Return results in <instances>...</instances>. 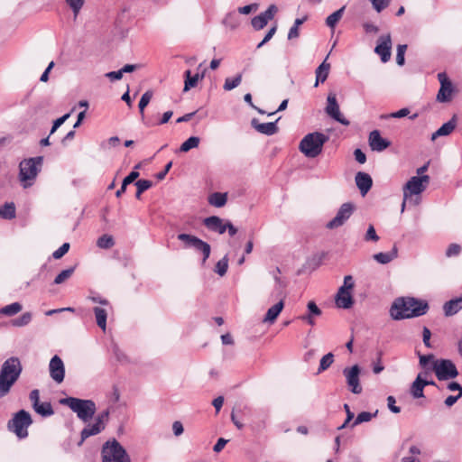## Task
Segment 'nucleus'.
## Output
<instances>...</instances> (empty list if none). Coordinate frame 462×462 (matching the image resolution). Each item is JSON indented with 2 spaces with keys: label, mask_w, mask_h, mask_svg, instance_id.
I'll use <instances>...</instances> for the list:
<instances>
[{
  "label": "nucleus",
  "mask_w": 462,
  "mask_h": 462,
  "mask_svg": "<svg viewBox=\"0 0 462 462\" xmlns=\"http://www.w3.org/2000/svg\"><path fill=\"white\" fill-rule=\"evenodd\" d=\"M97 245L100 248L108 249L114 245L113 237L108 235H103L97 239Z\"/></svg>",
  "instance_id": "obj_44"
},
{
  "label": "nucleus",
  "mask_w": 462,
  "mask_h": 462,
  "mask_svg": "<svg viewBox=\"0 0 462 462\" xmlns=\"http://www.w3.org/2000/svg\"><path fill=\"white\" fill-rule=\"evenodd\" d=\"M392 39L390 34L382 35L377 41L374 51L381 57L383 62H387L391 58Z\"/></svg>",
  "instance_id": "obj_16"
},
{
  "label": "nucleus",
  "mask_w": 462,
  "mask_h": 462,
  "mask_svg": "<svg viewBox=\"0 0 462 462\" xmlns=\"http://www.w3.org/2000/svg\"><path fill=\"white\" fill-rule=\"evenodd\" d=\"M430 183V176H413L403 186L402 191L405 200L409 203L418 205L420 195L427 189Z\"/></svg>",
  "instance_id": "obj_6"
},
{
  "label": "nucleus",
  "mask_w": 462,
  "mask_h": 462,
  "mask_svg": "<svg viewBox=\"0 0 462 462\" xmlns=\"http://www.w3.org/2000/svg\"><path fill=\"white\" fill-rule=\"evenodd\" d=\"M172 431L176 437L180 436L184 431L182 423L179 420L174 421L172 423Z\"/></svg>",
  "instance_id": "obj_62"
},
{
  "label": "nucleus",
  "mask_w": 462,
  "mask_h": 462,
  "mask_svg": "<svg viewBox=\"0 0 462 462\" xmlns=\"http://www.w3.org/2000/svg\"><path fill=\"white\" fill-rule=\"evenodd\" d=\"M456 117L453 116L448 122L443 124L435 133L431 135V140L434 141L439 136H447L450 134L456 128Z\"/></svg>",
  "instance_id": "obj_21"
},
{
  "label": "nucleus",
  "mask_w": 462,
  "mask_h": 462,
  "mask_svg": "<svg viewBox=\"0 0 462 462\" xmlns=\"http://www.w3.org/2000/svg\"><path fill=\"white\" fill-rule=\"evenodd\" d=\"M0 217L5 219H13L15 217V206L14 203H5L0 208Z\"/></svg>",
  "instance_id": "obj_33"
},
{
  "label": "nucleus",
  "mask_w": 462,
  "mask_h": 462,
  "mask_svg": "<svg viewBox=\"0 0 462 462\" xmlns=\"http://www.w3.org/2000/svg\"><path fill=\"white\" fill-rule=\"evenodd\" d=\"M360 367L355 365L351 367H346L343 370V374L346 378L347 387L354 394H360L363 388L360 383Z\"/></svg>",
  "instance_id": "obj_12"
},
{
  "label": "nucleus",
  "mask_w": 462,
  "mask_h": 462,
  "mask_svg": "<svg viewBox=\"0 0 462 462\" xmlns=\"http://www.w3.org/2000/svg\"><path fill=\"white\" fill-rule=\"evenodd\" d=\"M200 139L197 136H190L180 147V151L187 152L190 149L197 148L199 144Z\"/></svg>",
  "instance_id": "obj_36"
},
{
  "label": "nucleus",
  "mask_w": 462,
  "mask_h": 462,
  "mask_svg": "<svg viewBox=\"0 0 462 462\" xmlns=\"http://www.w3.org/2000/svg\"><path fill=\"white\" fill-rule=\"evenodd\" d=\"M178 239L184 243L185 247H192L203 254V263L210 255V245L199 237L189 234H179Z\"/></svg>",
  "instance_id": "obj_11"
},
{
  "label": "nucleus",
  "mask_w": 462,
  "mask_h": 462,
  "mask_svg": "<svg viewBox=\"0 0 462 462\" xmlns=\"http://www.w3.org/2000/svg\"><path fill=\"white\" fill-rule=\"evenodd\" d=\"M428 308L426 302L413 298H399L393 301L390 309V315L395 320L420 317L426 313Z\"/></svg>",
  "instance_id": "obj_1"
},
{
  "label": "nucleus",
  "mask_w": 462,
  "mask_h": 462,
  "mask_svg": "<svg viewBox=\"0 0 462 462\" xmlns=\"http://www.w3.org/2000/svg\"><path fill=\"white\" fill-rule=\"evenodd\" d=\"M241 81H242L241 74H238L234 78H227L225 80L223 88L225 90L230 91V90L236 88V87H238L240 85Z\"/></svg>",
  "instance_id": "obj_39"
},
{
  "label": "nucleus",
  "mask_w": 462,
  "mask_h": 462,
  "mask_svg": "<svg viewBox=\"0 0 462 462\" xmlns=\"http://www.w3.org/2000/svg\"><path fill=\"white\" fill-rule=\"evenodd\" d=\"M330 64L324 60L316 69V82L315 87H318L319 83H323L328 76Z\"/></svg>",
  "instance_id": "obj_27"
},
{
  "label": "nucleus",
  "mask_w": 462,
  "mask_h": 462,
  "mask_svg": "<svg viewBox=\"0 0 462 462\" xmlns=\"http://www.w3.org/2000/svg\"><path fill=\"white\" fill-rule=\"evenodd\" d=\"M374 8L379 13L388 6L391 0H371Z\"/></svg>",
  "instance_id": "obj_56"
},
{
  "label": "nucleus",
  "mask_w": 462,
  "mask_h": 462,
  "mask_svg": "<svg viewBox=\"0 0 462 462\" xmlns=\"http://www.w3.org/2000/svg\"><path fill=\"white\" fill-rule=\"evenodd\" d=\"M283 307L284 304L282 300H280L278 303L274 304L267 310V313L263 321L265 323L273 324L276 320L279 314L282 312Z\"/></svg>",
  "instance_id": "obj_24"
},
{
  "label": "nucleus",
  "mask_w": 462,
  "mask_h": 462,
  "mask_svg": "<svg viewBox=\"0 0 462 462\" xmlns=\"http://www.w3.org/2000/svg\"><path fill=\"white\" fill-rule=\"evenodd\" d=\"M202 78H203V75L199 76V74H195L192 76L190 70H186L183 91L187 92L190 88H195L198 85L199 80Z\"/></svg>",
  "instance_id": "obj_30"
},
{
  "label": "nucleus",
  "mask_w": 462,
  "mask_h": 462,
  "mask_svg": "<svg viewBox=\"0 0 462 462\" xmlns=\"http://www.w3.org/2000/svg\"><path fill=\"white\" fill-rule=\"evenodd\" d=\"M356 184L362 195H365L373 185V180L368 173L359 171L356 175Z\"/></svg>",
  "instance_id": "obj_20"
},
{
  "label": "nucleus",
  "mask_w": 462,
  "mask_h": 462,
  "mask_svg": "<svg viewBox=\"0 0 462 462\" xmlns=\"http://www.w3.org/2000/svg\"><path fill=\"white\" fill-rule=\"evenodd\" d=\"M102 462H131L125 448L116 440H107L101 449Z\"/></svg>",
  "instance_id": "obj_7"
},
{
  "label": "nucleus",
  "mask_w": 462,
  "mask_h": 462,
  "mask_svg": "<svg viewBox=\"0 0 462 462\" xmlns=\"http://www.w3.org/2000/svg\"><path fill=\"white\" fill-rule=\"evenodd\" d=\"M398 257V248L394 245L390 252L386 253H377L373 255V258L381 264H387L391 263L393 260Z\"/></svg>",
  "instance_id": "obj_23"
},
{
  "label": "nucleus",
  "mask_w": 462,
  "mask_h": 462,
  "mask_svg": "<svg viewBox=\"0 0 462 462\" xmlns=\"http://www.w3.org/2000/svg\"><path fill=\"white\" fill-rule=\"evenodd\" d=\"M108 419H109V410H106L100 413L97 414V416L96 417V420L95 421L97 423H98V425H100L102 428H106V425L108 421Z\"/></svg>",
  "instance_id": "obj_50"
},
{
  "label": "nucleus",
  "mask_w": 462,
  "mask_h": 462,
  "mask_svg": "<svg viewBox=\"0 0 462 462\" xmlns=\"http://www.w3.org/2000/svg\"><path fill=\"white\" fill-rule=\"evenodd\" d=\"M97 325L105 332L106 329L107 311L106 309L95 307L93 309Z\"/></svg>",
  "instance_id": "obj_28"
},
{
  "label": "nucleus",
  "mask_w": 462,
  "mask_h": 462,
  "mask_svg": "<svg viewBox=\"0 0 462 462\" xmlns=\"http://www.w3.org/2000/svg\"><path fill=\"white\" fill-rule=\"evenodd\" d=\"M345 6L341 7L340 9L337 10L336 12L332 13L330 15H328L326 19V24L331 29H334L337 23L340 21L344 14Z\"/></svg>",
  "instance_id": "obj_34"
},
{
  "label": "nucleus",
  "mask_w": 462,
  "mask_h": 462,
  "mask_svg": "<svg viewBox=\"0 0 462 462\" xmlns=\"http://www.w3.org/2000/svg\"><path fill=\"white\" fill-rule=\"evenodd\" d=\"M227 201L226 193L214 192L208 197V203L216 208H222Z\"/></svg>",
  "instance_id": "obj_29"
},
{
  "label": "nucleus",
  "mask_w": 462,
  "mask_h": 462,
  "mask_svg": "<svg viewBox=\"0 0 462 462\" xmlns=\"http://www.w3.org/2000/svg\"><path fill=\"white\" fill-rule=\"evenodd\" d=\"M152 96H153V92L152 90H147L141 97V99H140L139 104H138V107H139L140 114H141L142 117H143V116H144V108L150 103Z\"/></svg>",
  "instance_id": "obj_37"
},
{
  "label": "nucleus",
  "mask_w": 462,
  "mask_h": 462,
  "mask_svg": "<svg viewBox=\"0 0 462 462\" xmlns=\"http://www.w3.org/2000/svg\"><path fill=\"white\" fill-rule=\"evenodd\" d=\"M68 5L71 8L74 17L76 18L84 5L85 0H65Z\"/></svg>",
  "instance_id": "obj_46"
},
{
  "label": "nucleus",
  "mask_w": 462,
  "mask_h": 462,
  "mask_svg": "<svg viewBox=\"0 0 462 462\" xmlns=\"http://www.w3.org/2000/svg\"><path fill=\"white\" fill-rule=\"evenodd\" d=\"M334 362V355L332 353H328L325 355L319 363V373H321L327 370Z\"/></svg>",
  "instance_id": "obj_42"
},
{
  "label": "nucleus",
  "mask_w": 462,
  "mask_h": 462,
  "mask_svg": "<svg viewBox=\"0 0 462 462\" xmlns=\"http://www.w3.org/2000/svg\"><path fill=\"white\" fill-rule=\"evenodd\" d=\"M378 413V411H375L374 413H371V412H368V411H362L360 412L355 421L353 422L352 424V427H355L358 424H361L363 422H367V421H370L374 417H375Z\"/></svg>",
  "instance_id": "obj_40"
},
{
  "label": "nucleus",
  "mask_w": 462,
  "mask_h": 462,
  "mask_svg": "<svg viewBox=\"0 0 462 462\" xmlns=\"http://www.w3.org/2000/svg\"><path fill=\"white\" fill-rule=\"evenodd\" d=\"M32 423L31 414L21 410L16 412L13 419L8 421V429L10 431L15 433L19 439H24L28 436V427Z\"/></svg>",
  "instance_id": "obj_8"
},
{
  "label": "nucleus",
  "mask_w": 462,
  "mask_h": 462,
  "mask_svg": "<svg viewBox=\"0 0 462 462\" xmlns=\"http://www.w3.org/2000/svg\"><path fill=\"white\" fill-rule=\"evenodd\" d=\"M69 249V244L64 243L60 247L55 250L52 254L54 259H60Z\"/></svg>",
  "instance_id": "obj_53"
},
{
  "label": "nucleus",
  "mask_w": 462,
  "mask_h": 462,
  "mask_svg": "<svg viewBox=\"0 0 462 462\" xmlns=\"http://www.w3.org/2000/svg\"><path fill=\"white\" fill-rule=\"evenodd\" d=\"M135 186L139 189V193H143L152 186V182L148 180H139L135 182Z\"/></svg>",
  "instance_id": "obj_54"
},
{
  "label": "nucleus",
  "mask_w": 462,
  "mask_h": 462,
  "mask_svg": "<svg viewBox=\"0 0 462 462\" xmlns=\"http://www.w3.org/2000/svg\"><path fill=\"white\" fill-rule=\"evenodd\" d=\"M205 226L213 232L222 235L226 232V222L217 216L206 217L203 221Z\"/></svg>",
  "instance_id": "obj_18"
},
{
  "label": "nucleus",
  "mask_w": 462,
  "mask_h": 462,
  "mask_svg": "<svg viewBox=\"0 0 462 462\" xmlns=\"http://www.w3.org/2000/svg\"><path fill=\"white\" fill-rule=\"evenodd\" d=\"M23 310L20 302H14L0 309V314L6 317H13Z\"/></svg>",
  "instance_id": "obj_31"
},
{
  "label": "nucleus",
  "mask_w": 462,
  "mask_h": 462,
  "mask_svg": "<svg viewBox=\"0 0 462 462\" xmlns=\"http://www.w3.org/2000/svg\"><path fill=\"white\" fill-rule=\"evenodd\" d=\"M432 369L440 381L453 379L458 375L455 364L449 359H438L433 361Z\"/></svg>",
  "instance_id": "obj_10"
},
{
  "label": "nucleus",
  "mask_w": 462,
  "mask_h": 462,
  "mask_svg": "<svg viewBox=\"0 0 462 462\" xmlns=\"http://www.w3.org/2000/svg\"><path fill=\"white\" fill-rule=\"evenodd\" d=\"M30 401L32 402V408L35 407L36 405H38V403L40 402L39 390L35 389L30 393Z\"/></svg>",
  "instance_id": "obj_64"
},
{
  "label": "nucleus",
  "mask_w": 462,
  "mask_h": 462,
  "mask_svg": "<svg viewBox=\"0 0 462 462\" xmlns=\"http://www.w3.org/2000/svg\"><path fill=\"white\" fill-rule=\"evenodd\" d=\"M280 118H278L275 122L269 123H259L257 119H253L252 125L257 132L261 134L273 135L278 132L277 121Z\"/></svg>",
  "instance_id": "obj_19"
},
{
  "label": "nucleus",
  "mask_w": 462,
  "mask_h": 462,
  "mask_svg": "<svg viewBox=\"0 0 462 462\" xmlns=\"http://www.w3.org/2000/svg\"><path fill=\"white\" fill-rule=\"evenodd\" d=\"M354 286L355 282L353 277L351 275L345 276L343 285L339 287L335 299L338 308L346 310L353 306L354 300L352 291Z\"/></svg>",
  "instance_id": "obj_9"
},
{
  "label": "nucleus",
  "mask_w": 462,
  "mask_h": 462,
  "mask_svg": "<svg viewBox=\"0 0 462 462\" xmlns=\"http://www.w3.org/2000/svg\"><path fill=\"white\" fill-rule=\"evenodd\" d=\"M60 403L68 406L84 422L90 420L96 413V403L92 400L67 397L60 400Z\"/></svg>",
  "instance_id": "obj_3"
},
{
  "label": "nucleus",
  "mask_w": 462,
  "mask_h": 462,
  "mask_svg": "<svg viewBox=\"0 0 462 462\" xmlns=\"http://www.w3.org/2000/svg\"><path fill=\"white\" fill-rule=\"evenodd\" d=\"M75 267H70L69 269L61 271L54 279L55 284H60L67 281L73 274Z\"/></svg>",
  "instance_id": "obj_41"
},
{
  "label": "nucleus",
  "mask_w": 462,
  "mask_h": 462,
  "mask_svg": "<svg viewBox=\"0 0 462 462\" xmlns=\"http://www.w3.org/2000/svg\"><path fill=\"white\" fill-rule=\"evenodd\" d=\"M88 300H90L94 303H98L100 305L108 306L109 302L106 299L99 296L98 294H90L88 297Z\"/></svg>",
  "instance_id": "obj_59"
},
{
  "label": "nucleus",
  "mask_w": 462,
  "mask_h": 462,
  "mask_svg": "<svg viewBox=\"0 0 462 462\" xmlns=\"http://www.w3.org/2000/svg\"><path fill=\"white\" fill-rule=\"evenodd\" d=\"M49 373L51 378L58 384L64 381L65 365L62 359L55 355L51 357L49 364Z\"/></svg>",
  "instance_id": "obj_15"
},
{
  "label": "nucleus",
  "mask_w": 462,
  "mask_h": 462,
  "mask_svg": "<svg viewBox=\"0 0 462 462\" xmlns=\"http://www.w3.org/2000/svg\"><path fill=\"white\" fill-rule=\"evenodd\" d=\"M407 50L406 44H400L397 46L396 62L398 65L402 66L404 64V54Z\"/></svg>",
  "instance_id": "obj_49"
},
{
  "label": "nucleus",
  "mask_w": 462,
  "mask_h": 462,
  "mask_svg": "<svg viewBox=\"0 0 462 462\" xmlns=\"http://www.w3.org/2000/svg\"><path fill=\"white\" fill-rule=\"evenodd\" d=\"M223 23L233 30L237 28L239 25L237 17L234 13L227 14L223 20Z\"/></svg>",
  "instance_id": "obj_45"
},
{
  "label": "nucleus",
  "mask_w": 462,
  "mask_h": 462,
  "mask_svg": "<svg viewBox=\"0 0 462 462\" xmlns=\"http://www.w3.org/2000/svg\"><path fill=\"white\" fill-rule=\"evenodd\" d=\"M228 268V259L227 256H224L221 260H219L216 266H215V272L220 275L224 276L226 273Z\"/></svg>",
  "instance_id": "obj_43"
},
{
  "label": "nucleus",
  "mask_w": 462,
  "mask_h": 462,
  "mask_svg": "<svg viewBox=\"0 0 462 462\" xmlns=\"http://www.w3.org/2000/svg\"><path fill=\"white\" fill-rule=\"evenodd\" d=\"M33 410L43 417L51 416L54 413V411L50 402H39L38 405L33 407Z\"/></svg>",
  "instance_id": "obj_35"
},
{
  "label": "nucleus",
  "mask_w": 462,
  "mask_h": 462,
  "mask_svg": "<svg viewBox=\"0 0 462 462\" xmlns=\"http://www.w3.org/2000/svg\"><path fill=\"white\" fill-rule=\"evenodd\" d=\"M395 398L392 395L387 397V406L388 409L393 413H399L401 411V408L395 405Z\"/></svg>",
  "instance_id": "obj_58"
},
{
  "label": "nucleus",
  "mask_w": 462,
  "mask_h": 462,
  "mask_svg": "<svg viewBox=\"0 0 462 462\" xmlns=\"http://www.w3.org/2000/svg\"><path fill=\"white\" fill-rule=\"evenodd\" d=\"M368 142L371 150L375 152H383L391 145L390 141L383 138L378 130L369 134Z\"/></svg>",
  "instance_id": "obj_17"
},
{
  "label": "nucleus",
  "mask_w": 462,
  "mask_h": 462,
  "mask_svg": "<svg viewBox=\"0 0 462 462\" xmlns=\"http://www.w3.org/2000/svg\"><path fill=\"white\" fill-rule=\"evenodd\" d=\"M120 143V139L117 136H112L106 141L101 143L100 147L103 150H110L111 148L116 147Z\"/></svg>",
  "instance_id": "obj_48"
},
{
  "label": "nucleus",
  "mask_w": 462,
  "mask_h": 462,
  "mask_svg": "<svg viewBox=\"0 0 462 462\" xmlns=\"http://www.w3.org/2000/svg\"><path fill=\"white\" fill-rule=\"evenodd\" d=\"M453 88L452 83L448 85L440 86L439 93L437 95V100L439 102H448L451 99Z\"/></svg>",
  "instance_id": "obj_32"
},
{
  "label": "nucleus",
  "mask_w": 462,
  "mask_h": 462,
  "mask_svg": "<svg viewBox=\"0 0 462 462\" xmlns=\"http://www.w3.org/2000/svg\"><path fill=\"white\" fill-rule=\"evenodd\" d=\"M104 430L105 429L98 425V423H97L96 421L94 424H88L81 430V440L79 442V445L82 444L85 441V439H87L90 436L97 435Z\"/></svg>",
  "instance_id": "obj_26"
},
{
  "label": "nucleus",
  "mask_w": 462,
  "mask_h": 462,
  "mask_svg": "<svg viewBox=\"0 0 462 462\" xmlns=\"http://www.w3.org/2000/svg\"><path fill=\"white\" fill-rule=\"evenodd\" d=\"M69 117V114H66L62 116L61 117L56 119L53 122V125L51 130V134L56 132V130Z\"/></svg>",
  "instance_id": "obj_60"
},
{
  "label": "nucleus",
  "mask_w": 462,
  "mask_h": 462,
  "mask_svg": "<svg viewBox=\"0 0 462 462\" xmlns=\"http://www.w3.org/2000/svg\"><path fill=\"white\" fill-rule=\"evenodd\" d=\"M43 162V157L38 156L29 158L20 162L19 179L23 188H28L32 185L33 180L41 171Z\"/></svg>",
  "instance_id": "obj_5"
},
{
  "label": "nucleus",
  "mask_w": 462,
  "mask_h": 462,
  "mask_svg": "<svg viewBox=\"0 0 462 462\" xmlns=\"http://www.w3.org/2000/svg\"><path fill=\"white\" fill-rule=\"evenodd\" d=\"M267 23H268V22L266 21V18L262 16L261 14L259 15L254 16L252 19V26L255 30H262V29H263L266 26Z\"/></svg>",
  "instance_id": "obj_47"
},
{
  "label": "nucleus",
  "mask_w": 462,
  "mask_h": 462,
  "mask_svg": "<svg viewBox=\"0 0 462 462\" xmlns=\"http://www.w3.org/2000/svg\"><path fill=\"white\" fill-rule=\"evenodd\" d=\"M325 111L328 116L343 125H349L350 122L341 114L336 95L329 93L327 97V106Z\"/></svg>",
  "instance_id": "obj_14"
},
{
  "label": "nucleus",
  "mask_w": 462,
  "mask_h": 462,
  "mask_svg": "<svg viewBox=\"0 0 462 462\" xmlns=\"http://www.w3.org/2000/svg\"><path fill=\"white\" fill-rule=\"evenodd\" d=\"M23 367L18 357L6 359L0 369V398L7 395L12 386L19 379Z\"/></svg>",
  "instance_id": "obj_2"
},
{
  "label": "nucleus",
  "mask_w": 462,
  "mask_h": 462,
  "mask_svg": "<svg viewBox=\"0 0 462 462\" xmlns=\"http://www.w3.org/2000/svg\"><path fill=\"white\" fill-rule=\"evenodd\" d=\"M355 207L352 203H344L337 212V215L329 222L327 223L326 227L328 229H335L343 226L346 220L352 216Z\"/></svg>",
  "instance_id": "obj_13"
},
{
  "label": "nucleus",
  "mask_w": 462,
  "mask_h": 462,
  "mask_svg": "<svg viewBox=\"0 0 462 462\" xmlns=\"http://www.w3.org/2000/svg\"><path fill=\"white\" fill-rule=\"evenodd\" d=\"M328 140V136L322 133H310L302 138L299 149L305 156L315 158L321 153L323 145Z\"/></svg>",
  "instance_id": "obj_4"
},
{
  "label": "nucleus",
  "mask_w": 462,
  "mask_h": 462,
  "mask_svg": "<svg viewBox=\"0 0 462 462\" xmlns=\"http://www.w3.org/2000/svg\"><path fill=\"white\" fill-rule=\"evenodd\" d=\"M429 385V381L423 380L419 374L415 381L412 383L411 393L414 398L423 397V388Z\"/></svg>",
  "instance_id": "obj_25"
},
{
  "label": "nucleus",
  "mask_w": 462,
  "mask_h": 462,
  "mask_svg": "<svg viewBox=\"0 0 462 462\" xmlns=\"http://www.w3.org/2000/svg\"><path fill=\"white\" fill-rule=\"evenodd\" d=\"M309 314L313 316H319L321 315L320 309L317 306V304L314 301H310L307 305Z\"/></svg>",
  "instance_id": "obj_61"
},
{
  "label": "nucleus",
  "mask_w": 462,
  "mask_h": 462,
  "mask_svg": "<svg viewBox=\"0 0 462 462\" xmlns=\"http://www.w3.org/2000/svg\"><path fill=\"white\" fill-rule=\"evenodd\" d=\"M258 9V4H251L242 7H238L237 11L241 14H249Z\"/></svg>",
  "instance_id": "obj_57"
},
{
  "label": "nucleus",
  "mask_w": 462,
  "mask_h": 462,
  "mask_svg": "<svg viewBox=\"0 0 462 462\" xmlns=\"http://www.w3.org/2000/svg\"><path fill=\"white\" fill-rule=\"evenodd\" d=\"M32 319V315L31 312H24L21 317L14 319L12 320V325L14 327H24L27 326Z\"/></svg>",
  "instance_id": "obj_38"
},
{
  "label": "nucleus",
  "mask_w": 462,
  "mask_h": 462,
  "mask_svg": "<svg viewBox=\"0 0 462 462\" xmlns=\"http://www.w3.org/2000/svg\"><path fill=\"white\" fill-rule=\"evenodd\" d=\"M278 8L275 5H271L267 10L263 13H261L262 16L266 18V21L269 22L274 17V14L277 13Z\"/></svg>",
  "instance_id": "obj_55"
},
{
  "label": "nucleus",
  "mask_w": 462,
  "mask_h": 462,
  "mask_svg": "<svg viewBox=\"0 0 462 462\" xmlns=\"http://www.w3.org/2000/svg\"><path fill=\"white\" fill-rule=\"evenodd\" d=\"M462 309V296L452 299L443 305V311L446 316H453Z\"/></svg>",
  "instance_id": "obj_22"
},
{
  "label": "nucleus",
  "mask_w": 462,
  "mask_h": 462,
  "mask_svg": "<svg viewBox=\"0 0 462 462\" xmlns=\"http://www.w3.org/2000/svg\"><path fill=\"white\" fill-rule=\"evenodd\" d=\"M366 242L373 241L377 242L379 240V236H377L375 229L373 225H370L367 228L366 234L364 238Z\"/></svg>",
  "instance_id": "obj_51"
},
{
  "label": "nucleus",
  "mask_w": 462,
  "mask_h": 462,
  "mask_svg": "<svg viewBox=\"0 0 462 462\" xmlns=\"http://www.w3.org/2000/svg\"><path fill=\"white\" fill-rule=\"evenodd\" d=\"M461 252V246L458 244H451L446 251L447 257L457 256Z\"/></svg>",
  "instance_id": "obj_52"
},
{
  "label": "nucleus",
  "mask_w": 462,
  "mask_h": 462,
  "mask_svg": "<svg viewBox=\"0 0 462 462\" xmlns=\"http://www.w3.org/2000/svg\"><path fill=\"white\" fill-rule=\"evenodd\" d=\"M139 177V172L137 171H131L124 180L123 183L125 185H129L134 182Z\"/></svg>",
  "instance_id": "obj_63"
}]
</instances>
